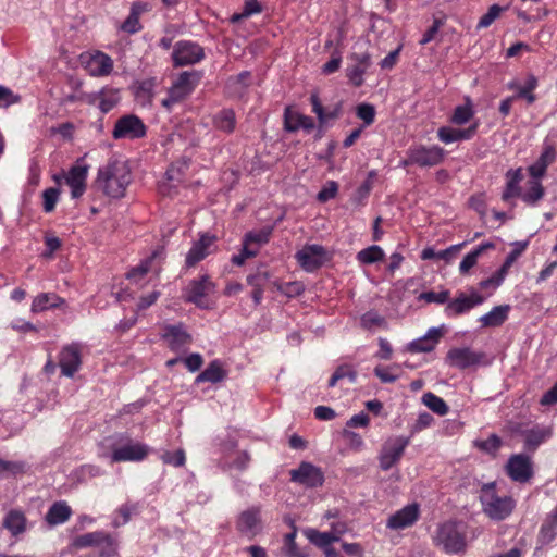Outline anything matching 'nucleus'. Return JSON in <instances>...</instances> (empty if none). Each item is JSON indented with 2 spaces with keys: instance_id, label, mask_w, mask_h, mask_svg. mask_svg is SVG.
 Segmentation results:
<instances>
[{
  "instance_id": "nucleus-30",
  "label": "nucleus",
  "mask_w": 557,
  "mask_h": 557,
  "mask_svg": "<svg viewBox=\"0 0 557 557\" xmlns=\"http://www.w3.org/2000/svg\"><path fill=\"white\" fill-rule=\"evenodd\" d=\"M64 304V299L55 293L38 294L32 302V312L39 313L52 308H58Z\"/></svg>"
},
{
  "instance_id": "nucleus-29",
  "label": "nucleus",
  "mask_w": 557,
  "mask_h": 557,
  "mask_svg": "<svg viewBox=\"0 0 557 557\" xmlns=\"http://www.w3.org/2000/svg\"><path fill=\"white\" fill-rule=\"evenodd\" d=\"M226 375L227 372L223 367V362L219 359H214L208 364V367L202 372H200L197 375L195 382L197 384L205 382L215 384L222 382L226 377Z\"/></svg>"
},
{
  "instance_id": "nucleus-54",
  "label": "nucleus",
  "mask_w": 557,
  "mask_h": 557,
  "mask_svg": "<svg viewBox=\"0 0 557 557\" xmlns=\"http://www.w3.org/2000/svg\"><path fill=\"white\" fill-rule=\"evenodd\" d=\"M525 249V245H522L520 249H512L505 258L504 263L502 267L497 270L498 271V282L504 281L506 275L508 274L509 269L512 267V264L517 261V259L521 256L523 250Z\"/></svg>"
},
{
  "instance_id": "nucleus-61",
  "label": "nucleus",
  "mask_w": 557,
  "mask_h": 557,
  "mask_svg": "<svg viewBox=\"0 0 557 557\" xmlns=\"http://www.w3.org/2000/svg\"><path fill=\"white\" fill-rule=\"evenodd\" d=\"M301 116L302 113L286 109L284 114L285 128L290 132L299 131Z\"/></svg>"
},
{
  "instance_id": "nucleus-11",
  "label": "nucleus",
  "mask_w": 557,
  "mask_h": 557,
  "mask_svg": "<svg viewBox=\"0 0 557 557\" xmlns=\"http://www.w3.org/2000/svg\"><path fill=\"white\" fill-rule=\"evenodd\" d=\"M83 344L73 342L62 347L59 354V367L62 375L73 377L82 366Z\"/></svg>"
},
{
  "instance_id": "nucleus-3",
  "label": "nucleus",
  "mask_w": 557,
  "mask_h": 557,
  "mask_svg": "<svg viewBox=\"0 0 557 557\" xmlns=\"http://www.w3.org/2000/svg\"><path fill=\"white\" fill-rule=\"evenodd\" d=\"M151 448L140 442H134L126 435H121L119 443L111 446L108 458L111 463L116 462H139L147 458Z\"/></svg>"
},
{
  "instance_id": "nucleus-41",
  "label": "nucleus",
  "mask_w": 557,
  "mask_h": 557,
  "mask_svg": "<svg viewBox=\"0 0 557 557\" xmlns=\"http://www.w3.org/2000/svg\"><path fill=\"white\" fill-rule=\"evenodd\" d=\"M216 128L230 134L235 128V113L232 109H223L213 119Z\"/></svg>"
},
{
  "instance_id": "nucleus-52",
  "label": "nucleus",
  "mask_w": 557,
  "mask_h": 557,
  "mask_svg": "<svg viewBox=\"0 0 557 557\" xmlns=\"http://www.w3.org/2000/svg\"><path fill=\"white\" fill-rule=\"evenodd\" d=\"M103 474L104 471L99 466L95 465H83L75 470V476L79 482H85Z\"/></svg>"
},
{
  "instance_id": "nucleus-25",
  "label": "nucleus",
  "mask_w": 557,
  "mask_h": 557,
  "mask_svg": "<svg viewBox=\"0 0 557 557\" xmlns=\"http://www.w3.org/2000/svg\"><path fill=\"white\" fill-rule=\"evenodd\" d=\"M441 336L440 329L431 327L422 337L411 341L407 349L411 352H430L435 348Z\"/></svg>"
},
{
  "instance_id": "nucleus-36",
  "label": "nucleus",
  "mask_w": 557,
  "mask_h": 557,
  "mask_svg": "<svg viewBox=\"0 0 557 557\" xmlns=\"http://www.w3.org/2000/svg\"><path fill=\"white\" fill-rule=\"evenodd\" d=\"M154 258H156V253H152L151 256L141 260L139 264H137L136 267H133L127 272L126 277L136 284L141 283V281L145 278V276L151 270L152 264L154 262Z\"/></svg>"
},
{
  "instance_id": "nucleus-47",
  "label": "nucleus",
  "mask_w": 557,
  "mask_h": 557,
  "mask_svg": "<svg viewBox=\"0 0 557 557\" xmlns=\"http://www.w3.org/2000/svg\"><path fill=\"white\" fill-rule=\"evenodd\" d=\"M188 158H183L181 161L172 163L165 173L168 183L182 182L184 171L188 168Z\"/></svg>"
},
{
  "instance_id": "nucleus-37",
  "label": "nucleus",
  "mask_w": 557,
  "mask_h": 557,
  "mask_svg": "<svg viewBox=\"0 0 557 557\" xmlns=\"http://www.w3.org/2000/svg\"><path fill=\"white\" fill-rule=\"evenodd\" d=\"M138 505L134 503H125L121 505L113 513L112 516V527L113 528H120L124 524H126L129 520L133 513L137 512Z\"/></svg>"
},
{
  "instance_id": "nucleus-22",
  "label": "nucleus",
  "mask_w": 557,
  "mask_h": 557,
  "mask_svg": "<svg viewBox=\"0 0 557 557\" xmlns=\"http://www.w3.org/2000/svg\"><path fill=\"white\" fill-rule=\"evenodd\" d=\"M419 515L418 504H409L392 515L386 525L392 530H401L412 525L418 520Z\"/></svg>"
},
{
  "instance_id": "nucleus-35",
  "label": "nucleus",
  "mask_w": 557,
  "mask_h": 557,
  "mask_svg": "<svg viewBox=\"0 0 557 557\" xmlns=\"http://www.w3.org/2000/svg\"><path fill=\"white\" fill-rule=\"evenodd\" d=\"M385 258V252L382 247L377 245H371L356 255V260L359 264L370 265L382 261Z\"/></svg>"
},
{
  "instance_id": "nucleus-33",
  "label": "nucleus",
  "mask_w": 557,
  "mask_h": 557,
  "mask_svg": "<svg viewBox=\"0 0 557 557\" xmlns=\"http://www.w3.org/2000/svg\"><path fill=\"white\" fill-rule=\"evenodd\" d=\"M509 310V305L495 306L490 312L480 317L479 321L485 327L500 326L508 319Z\"/></svg>"
},
{
  "instance_id": "nucleus-58",
  "label": "nucleus",
  "mask_w": 557,
  "mask_h": 557,
  "mask_svg": "<svg viewBox=\"0 0 557 557\" xmlns=\"http://www.w3.org/2000/svg\"><path fill=\"white\" fill-rule=\"evenodd\" d=\"M502 445L499 436L491 434L486 440L475 441V446L488 454H495Z\"/></svg>"
},
{
  "instance_id": "nucleus-59",
  "label": "nucleus",
  "mask_w": 557,
  "mask_h": 557,
  "mask_svg": "<svg viewBox=\"0 0 557 557\" xmlns=\"http://www.w3.org/2000/svg\"><path fill=\"white\" fill-rule=\"evenodd\" d=\"M449 295H450V293L447 289L442 290V292L430 290V292H423L419 298L423 299L430 304L434 302V304L443 305V304L448 302Z\"/></svg>"
},
{
  "instance_id": "nucleus-6",
  "label": "nucleus",
  "mask_w": 557,
  "mask_h": 557,
  "mask_svg": "<svg viewBox=\"0 0 557 557\" xmlns=\"http://www.w3.org/2000/svg\"><path fill=\"white\" fill-rule=\"evenodd\" d=\"M295 259L304 271L313 273L330 261L331 256L322 245L306 244L295 253Z\"/></svg>"
},
{
  "instance_id": "nucleus-50",
  "label": "nucleus",
  "mask_w": 557,
  "mask_h": 557,
  "mask_svg": "<svg viewBox=\"0 0 557 557\" xmlns=\"http://www.w3.org/2000/svg\"><path fill=\"white\" fill-rule=\"evenodd\" d=\"M102 532L103 531H96V532H89V533H85L79 536H76L73 540L72 545L78 549L97 546L102 536Z\"/></svg>"
},
{
  "instance_id": "nucleus-32",
  "label": "nucleus",
  "mask_w": 557,
  "mask_h": 557,
  "mask_svg": "<svg viewBox=\"0 0 557 557\" xmlns=\"http://www.w3.org/2000/svg\"><path fill=\"white\" fill-rule=\"evenodd\" d=\"M72 510L66 502L60 500L51 505L46 513V521L50 525H58L66 522L71 517Z\"/></svg>"
},
{
  "instance_id": "nucleus-64",
  "label": "nucleus",
  "mask_w": 557,
  "mask_h": 557,
  "mask_svg": "<svg viewBox=\"0 0 557 557\" xmlns=\"http://www.w3.org/2000/svg\"><path fill=\"white\" fill-rule=\"evenodd\" d=\"M21 97L11 89L0 85V108H8L11 104L20 102Z\"/></svg>"
},
{
  "instance_id": "nucleus-63",
  "label": "nucleus",
  "mask_w": 557,
  "mask_h": 557,
  "mask_svg": "<svg viewBox=\"0 0 557 557\" xmlns=\"http://www.w3.org/2000/svg\"><path fill=\"white\" fill-rule=\"evenodd\" d=\"M75 128H76V126L74 123L65 122V123H61L57 127H51L50 134L52 136H60L63 139H67V138H71L74 136Z\"/></svg>"
},
{
  "instance_id": "nucleus-15",
  "label": "nucleus",
  "mask_w": 557,
  "mask_h": 557,
  "mask_svg": "<svg viewBox=\"0 0 557 557\" xmlns=\"http://www.w3.org/2000/svg\"><path fill=\"white\" fill-rule=\"evenodd\" d=\"M162 338L168 343L169 348L175 352L186 351L191 343V335L182 323L165 325Z\"/></svg>"
},
{
  "instance_id": "nucleus-9",
  "label": "nucleus",
  "mask_w": 557,
  "mask_h": 557,
  "mask_svg": "<svg viewBox=\"0 0 557 557\" xmlns=\"http://www.w3.org/2000/svg\"><path fill=\"white\" fill-rule=\"evenodd\" d=\"M484 301L485 297L476 289L471 288L469 294L461 292L455 299L448 301L445 308V314L449 318L457 317L469 312L471 309L482 305Z\"/></svg>"
},
{
  "instance_id": "nucleus-4",
  "label": "nucleus",
  "mask_w": 557,
  "mask_h": 557,
  "mask_svg": "<svg viewBox=\"0 0 557 557\" xmlns=\"http://www.w3.org/2000/svg\"><path fill=\"white\" fill-rule=\"evenodd\" d=\"M480 499L484 512L494 520H504L515 507V502L510 496H499L496 493L494 483L482 488Z\"/></svg>"
},
{
  "instance_id": "nucleus-49",
  "label": "nucleus",
  "mask_w": 557,
  "mask_h": 557,
  "mask_svg": "<svg viewBox=\"0 0 557 557\" xmlns=\"http://www.w3.org/2000/svg\"><path fill=\"white\" fill-rule=\"evenodd\" d=\"M400 366L393 364L389 367L377 366L374 368V374L383 383H393L399 377Z\"/></svg>"
},
{
  "instance_id": "nucleus-38",
  "label": "nucleus",
  "mask_w": 557,
  "mask_h": 557,
  "mask_svg": "<svg viewBox=\"0 0 557 557\" xmlns=\"http://www.w3.org/2000/svg\"><path fill=\"white\" fill-rule=\"evenodd\" d=\"M98 108L103 113H107L110 110H112L120 101V94L117 89L103 88L100 91H98Z\"/></svg>"
},
{
  "instance_id": "nucleus-56",
  "label": "nucleus",
  "mask_w": 557,
  "mask_h": 557,
  "mask_svg": "<svg viewBox=\"0 0 557 557\" xmlns=\"http://www.w3.org/2000/svg\"><path fill=\"white\" fill-rule=\"evenodd\" d=\"M262 11V7L258 0H246L243 12L240 14H234L231 17L233 23L238 22L242 18L249 17L253 14H258Z\"/></svg>"
},
{
  "instance_id": "nucleus-2",
  "label": "nucleus",
  "mask_w": 557,
  "mask_h": 557,
  "mask_svg": "<svg viewBox=\"0 0 557 557\" xmlns=\"http://www.w3.org/2000/svg\"><path fill=\"white\" fill-rule=\"evenodd\" d=\"M433 542L448 555L462 553L467 547L466 527L454 520L443 522L436 528Z\"/></svg>"
},
{
  "instance_id": "nucleus-43",
  "label": "nucleus",
  "mask_w": 557,
  "mask_h": 557,
  "mask_svg": "<svg viewBox=\"0 0 557 557\" xmlns=\"http://www.w3.org/2000/svg\"><path fill=\"white\" fill-rule=\"evenodd\" d=\"M274 287L280 292L281 294L285 295L288 298H294L299 295H301L305 290V286L299 281H292V282H280L275 281L273 282Z\"/></svg>"
},
{
  "instance_id": "nucleus-16",
  "label": "nucleus",
  "mask_w": 557,
  "mask_h": 557,
  "mask_svg": "<svg viewBox=\"0 0 557 557\" xmlns=\"http://www.w3.org/2000/svg\"><path fill=\"white\" fill-rule=\"evenodd\" d=\"M483 357V352L474 351L469 347H456L448 350L446 361L450 367L465 370L479 364Z\"/></svg>"
},
{
  "instance_id": "nucleus-62",
  "label": "nucleus",
  "mask_w": 557,
  "mask_h": 557,
  "mask_svg": "<svg viewBox=\"0 0 557 557\" xmlns=\"http://www.w3.org/2000/svg\"><path fill=\"white\" fill-rule=\"evenodd\" d=\"M269 278L270 274L268 271L258 269L256 273L249 274L247 276V283L252 288H263Z\"/></svg>"
},
{
  "instance_id": "nucleus-12",
  "label": "nucleus",
  "mask_w": 557,
  "mask_h": 557,
  "mask_svg": "<svg viewBox=\"0 0 557 557\" xmlns=\"http://www.w3.org/2000/svg\"><path fill=\"white\" fill-rule=\"evenodd\" d=\"M89 165L84 158L78 159L67 171L65 183L71 188V196L74 199L82 197L86 190V180Z\"/></svg>"
},
{
  "instance_id": "nucleus-26",
  "label": "nucleus",
  "mask_w": 557,
  "mask_h": 557,
  "mask_svg": "<svg viewBox=\"0 0 557 557\" xmlns=\"http://www.w3.org/2000/svg\"><path fill=\"white\" fill-rule=\"evenodd\" d=\"M523 178L522 169H511L506 173V186L502 194V199L505 202H510L511 199L520 197L522 189L520 183Z\"/></svg>"
},
{
  "instance_id": "nucleus-60",
  "label": "nucleus",
  "mask_w": 557,
  "mask_h": 557,
  "mask_svg": "<svg viewBox=\"0 0 557 557\" xmlns=\"http://www.w3.org/2000/svg\"><path fill=\"white\" fill-rule=\"evenodd\" d=\"M366 71L364 64H354L347 69V76L354 86L359 87L363 84Z\"/></svg>"
},
{
  "instance_id": "nucleus-40",
  "label": "nucleus",
  "mask_w": 557,
  "mask_h": 557,
  "mask_svg": "<svg viewBox=\"0 0 557 557\" xmlns=\"http://www.w3.org/2000/svg\"><path fill=\"white\" fill-rule=\"evenodd\" d=\"M474 114L473 106L469 97L466 98V103L457 106L451 115V123L456 125H463L468 123Z\"/></svg>"
},
{
  "instance_id": "nucleus-7",
  "label": "nucleus",
  "mask_w": 557,
  "mask_h": 557,
  "mask_svg": "<svg viewBox=\"0 0 557 557\" xmlns=\"http://www.w3.org/2000/svg\"><path fill=\"white\" fill-rule=\"evenodd\" d=\"M444 150L437 145L414 144L408 151V157L401 163L404 165L416 164L419 166H433L444 158Z\"/></svg>"
},
{
  "instance_id": "nucleus-14",
  "label": "nucleus",
  "mask_w": 557,
  "mask_h": 557,
  "mask_svg": "<svg viewBox=\"0 0 557 557\" xmlns=\"http://www.w3.org/2000/svg\"><path fill=\"white\" fill-rule=\"evenodd\" d=\"M506 471L512 481L528 482L533 475L531 458L524 454L512 455L507 461Z\"/></svg>"
},
{
  "instance_id": "nucleus-51",
  "label": "nucleus",
  "mask_w": 557,
  "mask_h": 557,
  "mask_svg": "<svg viewBox=\"0 0 557 557\" xmlns=\"http://www.w3.org/2000/svg\"><path fill=\"white\" fill-rule=\"evenodd\" d=\"M506 10H507V7H500L498 4L491 5L488 8V11L478 22L476 28L478 29L487 28Z\"/></svg>"
},
{
  "instance_id": "nucleus-18",
  "label": "nucleus",
  "mask_w": 557,
  "mask_h": 557,
  "mask_svg": "<svg viewBox=\"0 0 557 557\" xmlns=\"http://www.w3.org/2000/svg\"><path fill=\"white\" fill-rule=\"evenodd\" d=\"M310 103L312 106V112L318 117L320 133L329 128L341 115V103L334 104L330 108H324L320 101L318 92L311 94Z\"/></svg>"
},
{
  "instance_id": "nucleus-20",
  "label": "nucleus",
  "mask_w": 557,
  "mask_h": 557,
  "mask_svg": "<svg viewBox=\"0 0 557 557\" xmlns=\"http://www.w3.org/2000/svg\"><path fill=\"white\" fill-rule=\"evenodd\" d=\"M519 434L523 438L524 448L528 451H535L540 445L553 436V428L550 425L535 424L531 428L519 430Z\"/></svg>"
},
{
  "instance_id": "nucleus-55",
  "label": "nucleus",
  "mask_w": 557,
  "mask_h": 557,
  "mask_svg": "<svg viewBox=\"0 0 557 557\" xmlns=\"http://www.w3.org/2000/svg\"><path fill=\"white\" fill-rule=\"evenodd\" d=\"M271 230H259V231H252L248 232L244 238L245 243L251 244L252 246L256 245V247H260L264 244H267L270 240Z\"/></svg>"
},
{
  "instance_id": "nucleus-27",
  "label": "nucleus",
  "mask_w": 557,
  "mask_h": 557,
  "mask_svg": "<svg viewBox=\"0 0 557 557\" xmlns=\"http://www.w3.org/2000/svg\"><path fill=\"white\" fill-rule=\"evenodd\" d=\"M2 527L8 530L12 536H18L27 529L25 513L18 509H10L3 517Z\"/></svg>"
},
{
  "instance_id": "nucleus-1",
  "label": "nucleus",
  "mask_w": 557,
  "mask_h": 557,
  "mask_svg": "<svg viewBox=\"0 0 557 557\" xmlns=\"http://www.w3.org/2000/svg\"><path fill=\"white\" fill-rule=\"evenodd\" d=\"M131 182L132 172L124 160H110L100 166L96 181L98 188L111 198H122Z\"/></svg>"
},
{
  "instance_id": "nucleus-48",
  "label": "nucleus",
  "mask_w": 557,
  "mask_h": 557,
  "mask_svg": "<svg viewBox=\"0 0 557 557\" xmlns=\"http://www.w3.org/2000/svg\"><path fill=\"white\" fill-rule=\"evenodd\" d=\"M537 87V78L534 75L528 76L524 84L518 87L516 98H523L528 101V103H533L535 101V96L533 90Z\"/></svg>"
},
{
  "instance_id": "nucleus-57",
  "label": "nucleus",
  "mask_w": 557,
  "mask_h": 557,
  "mask_svg": "<svg viewBox=\"0 0 557 557\" xmlns=\"http://www.w3.org/2000/svg\"><path fill=\"white\" fill-rule=\"evenodd\" d=\"M59 196L60 190L55 187H50L42 191V206L45 212L49 213L54 210L55 205L59 201Z\"/></svg>"
},
{
  "instance_id": "nucleus-21",
  "label": "nucleus",
  "mask_w": 557,
  "mask_h": 557,
  "mask_svg": "<svg viewBox=\"0 0 557 557\" xmlns=\"http://www.w3.org/2000/svg\"><path fill=\"white\" fill-rule=\"evenodd\" d=\"M236 527L242 534L249 539L255 537L262 531L260 509L252 507L243 511L237 519Z\"/></svg>"
},
{
  "instance_id": "nucleus-44",
  "label": "nucleus",
  "mask_w": 557,
  "mask_h": 557,
  "mask_svg": "<svg viewBox=\"0 0 557 557\" xmlns=\"http://www.w3.org/2000/svg\"><path fill=\"white\" fill-rule=\"evenodd\" d=\"M100 557H113L117 553V540L109 533L102 532L97 545Z\"/></svg>"
},
{
  "instance_id": "nucleus-39",
  "label": "nucleus",
  "mask_w": 557,
  "mask_h": 557,
  "mask_svg": "<svg viewBox=\"0 0 557 557\" xmlns=\"http://www.w3.org/2000/svg\"><path fill=\"white\" fill-rule=\"evenodd\" d=\"M306 535L312 544L322 548L324 553L327 549L333 548L331 544L336 542V536L330 532H320L314 529H309L306 531Z\"/></svg>"
},
{
  "instance_id": "nucleus-10",
  "label": "nucleus",
  "mask_w": 557,
  "mask_h": 557,
  "mask_svg": "<svg viewBox=\"0 0 557 557\" xmlns=\"http://www.w3.org/2000/svg\"><path fill=\"white\" fill-rule=\"evenodd\" d=\"M81 63L84 69L95 77L108 76L113 70V60L102 51L81 54Z\"/></svg>"
},
{
  "instance_id": "nucleus-31",
  "label": "nucleus",
  "mask_w": 557,
  "mask_h": 557,
  "mask_svg": "<svg viewBox=\"0 0 557 557\" xmlns=\"http://www.w3.org/2000/svg\"><path fill=\"white\" fill-rule=\"evenodd\" d=\"M545 195V189L541 180L530 177L527 183V188L522 190L521 200L531 207H535Z\"/></svg>"
},
{
  "instance_id": "nucleus-53",
  "label": "nucleus",
  "mask_w": 557,
  "mask_h": 557,
  "mask_svg": "<svg viewBox=\"0 0 557 557\" xmlns=\"http://www.w3.org/2000/svg\"><path fill=\"white\" fill-rule=\"evenodd\" d=\"M160 459L165 465L178 468V467H183L185 465L186 456H185L184 449L180 448L175 451H169V450L163 451L160 455Z\"/></svg>"
},
{
  "instance_id": "nucleus-46",
  "label": "nucleus",
  "mask_w": 557,
  "mask_h": 557,
  "mask_svg": "<svg viewBox=\"0 0 557 557\" xmlns=\"http://www.w3.org/2000/svg\"><path fill=\"white\" fill-rule=\"evenodd\" d=\"M557 536V521L553 520L549 516L544 521L540 529L539 541L542 545L549 544Z\"/></svg>"
},
{
  "instance_id": "nucleus-24",
  "label": "nucleus",
  "mask_w": 557,
  "mask_h": 557,
  "mask_svg": "<svg viewBox=\"0 0 557 557\" xmlns=\"http://www.w3.org/2000/svg\"><path fill=\"white\" fill-rule=\"evenodd\" d=\"M215 237L203 234L195 242L186 255V265L194 267L209 255V249L213 245Z\"/></svg>"
},
{
  "instance_id": "nucleus-42",
  "label": "nucleus",
  "mask_w": 557,
  "mask_h": 557,
  "mask_svg": "<svg viewBox=\"0 0 557 557\" xmlns=\"http://www.w3.org/2000/svg\"><path fill=\"white\" fill-rule=\"evenodd\" d=\"M422 403L438 416H445L448 412V406L443 398L428 392L422 396Z\"/></svg>"
},
{
  "instance_id": "nucleus-8",
  "label": "nucleus",
  "mask_w": 557,
  "mask_h": 557,
  "mask_svg": "<svg viewBox=\"0 0 557 557\" xmlns=\"http://www.w3.org/2000/svg\"><path fill=\"white\" fill-rule=\"evenodd\" d=\"M205 58L201 46L188 40H180L175 44L172 59L175 66H187L200 62Z\"/></svg>"
},
{
  "instance_id": "nucleus-17",
  "label": "nucleus",
  "mask_w": 557,
  "mask_h": 557,
  "mask_svg": "<svg viewBox=\"0 0 557 557\" xmlns=\"http://www.w3.org/2000/svg\"><path fill=\"white\" fill-rule=\"evenodd\" d=\"M146 135V126L143 121L133 114L122 116L115 123L113 136L117 138H140Z\"/></svg>"
},
{
  "instance_id": "nucleus-34",
  "label": "nucleus",
  "mask_w": 557,
  "mask_h": 557,
  "mask_svg": "<svg viewBox=\"0 0 557 557\" xmlns=\"http://www.w3.org/2000/svg\"><path fill=\"white\" fill-rule=\"evenodd\" d=\"M494 248V244L491 242L482 243L478 247H475L472 251L467 253L459 264V272L461 274H466L472 269L476 262L479 257L487 249Z\"/></svg>"
},
{
  "instance_id": "nucleus-13",
  "label": "nucleus",
  "mask_w": 557,
  "mask_h": 557,
  "mask_svg": "<svg viewBox=\"0 0 557 557\" xmlns=\"http://www.w3.org/2000/svg\"><path fill=\"white\" fill-rule=\"evenodd\" d=\"M290 480L306 487H318L324 482V474L319 467L302 461L297 469L290 470Z\"/></svg>"
},
{
  "instance_id": "nucleus-23",
  "label": "nucleus",
  "mask_w": 557,
  "mask_h": 557,
  "mask_svg": "<svg viewBox=\"0 0 557 557\" xmlns=\"http://www.w3.org/2000/svg\"><path fill=\"white\" fill-rule=\"evenodd\" d=\"M198 82V76L194 72H183L170 88L172 101H181L191 94Z\"/></svg>"
},
{
  "instance_id": "nucleus-19",
  "label": "nucleus",
  "mask_w": 557,
  "mask_h": 557,
  "mask_svg": "<svg viewBox=\"0 0 557 557\" xmlns=\"http://www.w3.org/2000/svg\"><path fill=\"white\" fill-rule=\"evenodd\" d=\"M214 284L208 275L190 281L185 290L186 300L200 308L207 307L206 297L213 290Z\"/></svg>"
},
{
  "instance_id": "nucleus-28",
  "label": "nucleus",
  "mask_w": 557,
  "mask_h": 557,
  "mask_svg": "<svg viewBox=\"0 0 557 557\" xmlns=\"http://www.w3.org/2000/svg\"><path fill=\"white\" fill-rule=\"evenodd\" d=\"M556 152L552 146H546L537 160L528 168L530 177L542 180L547 168L555 161Z\"/></svg>"
},
{
  "instance_id": "nucleus-5",
  "label": "nucleus",
  "mask_w": 557,
  "mask_h": 557,
  "mask_svg": "<svg viewBox=\"0 0 557 557\" xmlns=\"http://www.w3.org/2000/svg\"><path fill=\"white\" fill-rule=\"evenodd\" d=\"M410 444V437L403 435H394L387 437L379 451L377 460L381 470L388 471L396 466L406 448Z\"/></svg>"
},
{
  "instance_id": "nucleus-45",
  "label": "nucleus",
  "mask_w": 557,
  "mask_h": 557,
  "mask_svg": "<svg viewBox=\"0 0 557 557\" xmlns=\"http://www.w3.org/2000/svg\"><path fill=\"white\" fill-rule=\"evenodd\" d=\"M476 125L469 127L468 129L460 131L453 127H441L437 132L440 139H465L474 135Z\"/></svg>"
}]
</instances>
